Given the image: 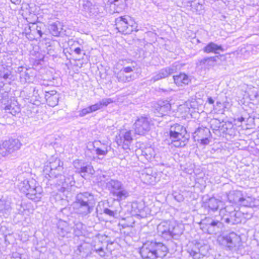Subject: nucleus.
I'll use <instances>...</instances> for the list:
<instances>
[{
    "label": "nucleus",
    "mask_w": 259,
    "mask_h": 259,
    "mask_svg": "<svg viewBox=\"0 0 259 259\" xmlns=\"http://www.w3.org/2000/svg\"><path fill=\"white\" fill-rule=\"evenodd\" d=\"M63 163L60 159L52 157L49 163L44 166L43 172L45 177L49 181L57 179L53 182L56 183L58 190L63 194L66 198L70 195L71 187L75 184L73 176L71 175H62Z\"/></svg>",
    "instance_id": "1"
},
{
    "label": "nucleus",
    "mask_w": 259,
    "mask_h": 259,
    "mask_svg": "<svg viewBox=\"0 0 259 259\" xmlns=\"http://www.w3.org/2000/svg\"><path fill=\"white\" fill-rule=\"evenodd\" d=\"M94 204V195L85 192L80 193L76 196L73 208L75 213L82 217H85L93 211Z\"/></svg>",
    "instance_id": "2"
},
{
    "label": "nucleus",
    "mask_w": 259,
    "mask_h": 259,
    "mask_svg": "<svg viewBox=\"0 0 259 259\" xmlns=\"http://www.w3.org/2000/svg\"><path fill=\"white\" fill-rule=\"evenodd\" d=\"M18 188L28 198L34 201H38L41 198L42 188L36 186V182L33 179L21 181L18 184Z\"/></svg>",
    "instance_id": "3"
},
{
    "label": "nucleus",
    "mask_w": 259,
    "mask_h": 259,
    "mask_svg": "<svg viewBox=\"0 0 259 259\" xmlns=\"http://www.w3.org/2000/svg\"><path fill=\"white\" fill-rule=\"evenodd\" d=\"M220 217L208 216L202 219L200 223V229L205 233L211 235L221 234L224 225Z\"/></svg>",
    "instance_id": "4"
},
{
    "label": "nucleus",
    "mask_w": 259,
    "mask_h": 259,
    "mask_svg": "<svg viewBox=\"0 0 259 259\" xmlns=\"http://www.w3.org/2000/svg\"><path fill=\"white\" fill-rule=\"evenodd\" d=\"M171 143L176 147L185 146L188 141V135L186 129L179 124L171 126L169 130Z\"/></svg>",
    "instance_id": "5"
},
{
    "label": "nucleus",
    "mask_w": 259,
    "mask_h": 259,
    "mask_svg": "<svg viewBox=\"0 0 259 259\" xmlns=\"http://www.w3.org/2000/svg\"><path fill=\"white\" fill-rule=\"evenodd\" d=\"M158 232L166 240L171 239H177L182 232L178 225L169 222H162L157 226Z\"/></svg>",
    "instance_id": "6"
},
{
    "label": "nucleus",
    "mask_w": 259,
    "mask_h": 259,
    "mask_svg": "<svg viewBox=\"0 0 259 259\" xmlns=\"http://www.w3.org/2000/svg\"><path fill=\"white\" fill-rule=\"evenodd\" d=\"M115 22L116 28L124 34H129L134 31H138L137 24L128 16H120L115 19Z\"/></svg>",
    "instance_id": "7"
},
{
    "label": "nucleus",
    "mask_w": 259,
    "mask_h": 259,
    "mask_svg": "<svg viewBox=\"0 0 259 259\" xmlns=\"http://www.w3.org/2000/svg\"><path fill=\"white\" fill-rule=\"evenodd\" d=\"M21 144L18 139H10L0 143V159L18 150Z\"/></svg>",
    "instance_id": "8"
},
{
    "label": "nucleus",
    "mask_w": 259,
    "mask_h": 259,
    "mask_svg": "<svg viewBox=\"0 0 259 259\" xmlns=\"http://www.w3.org/2000/svg\"><path fill=\"white\" fill-rule=\"evenodd\" d=\"M15 72L22 84L33 82L36 76V70L33 68L20 66L17 68Z\"/></svg>",
    "instance_id": "9"
},
{
    "label": "nucleus",
    "mask_w": 259,
    "mask_h": 259,
    "mask_svg": "<svg viewBox=\"0 0 259 259\" xmlns=\"http://www.w3.org/2000/svg\"><path fill=\"white\" fill-rule=\"evenodd\" d=\"M153 125L152 119L147 116H141L138 118L135 124V133L139 135H144L149 132Z\"/></svg>",
    "instance_id": "10"
},
{
    "label": "nucleus",
    "mask_w": 259,
    "mask_h": 259,
    "mask_svg": "<svg viewBox=\"0 0 259 259\" xmlns=\"http://www.w3.org/2000/svg\"><path fill=\"white\" fill-rule=\"evenodd\" d=\"M134 64H135L136 63L132 62V66L123 67L118 73H116L115 77L118 82L122 83L128 82L135 79L134 74H128V73L133 72L135 70V66Z\"/></svg>",
    "instance_id": "11"
},
{
    "label": "nucleus",
    "mask_w": 259,
    "mask_h": 259,
    "mask_svg": "<svg viewBox=\"0 0 259 259\" xmlns=\"http://www.w3.org/2000/svg\"><path fill=\"white\" fill-rule=\"evenodd\" d=\"M73 165L76 172L80 174L82 177L87 174L93 175L95 170L93 166L89 162L82 159H76L73 162Z\"/></svg>",
    "instance_id": "12"
},
{
    "label": "nucleus",
    "mask_w": 259,
    "mask_h": 259,
    "mask_svg": "<svg viewBox=\"0 0 259 259\" xmlns=\"http://www.w3.org/2000/svg\"><path fill=\"white\" fill-rule=\"evenodd\" d=\"M219 240L220 241H222V244L225 245L229 250L234 249L236 246L239 245L240 242L239 236L233 232L224 236L220 237Z\"/></svg>",
    "instance_id": "13"
},
{
    "label": "nucleus",
    "mask_w": 259,
    "mask_h": 259,
    "mask_svg": "<svg viewBox=\"0 0 259 259\" xmlns=\"http://www.w3.org/2000/svg\"><path fill=\"white\" fill-rule=\"evenodd\" d=\"M154 241H147L140 248V253L143 258L155 259Z\"/></svg>",
    "instance_id": "14"
},
{
    "label": "nucleus",
    "mask_w": 259,
    "mask_h": 259,
    "mask_svg": "<svg viewBox=\"0 0 259 259\" xmlns=\"http://www.w3.org/2000/svg\"><path fill=\"white\" fill-rule=\"evenodd\" d=\"M57 232L60 237L63 238H71L73 236L72 227L62 220H60L57 224Z\"/></svg>",
    "instance_id": "15"
},
{
    "label": "nucleus",
    "mask_w": 259,
    "mask_h": 259,
    "mask_svg": "<svg viewBox=\"0 0 259 259\" xmlns=\"http://www.w3.org/2000/svg\"><path fill=\"white\" fill-rule=\"evenodd\" d=\"M222 202L214 197H211L205 200L202 204V207L208 214L211 215L219 209L220 205Z\"/></svg>",
    "instance_id": "16"
},
{
    "label": "nucleus",
    "mask_w": 259,
    "mask_h": 259,
    "mask_svg": "<svg viewBox=\"0 0 259 259\" xmlns=\"http://www.w3.org/2000/svg\"><path fill=\"white\" fill-rule=\"evenodd\" d=\"M147 209L148 208L145 206L144 201H135L131 204V213L132 215L144 217L146 216Z\"/></svg>",
    "instance_id": "17"
},
{
    "label": "nucleus",
    "mask_w": 259,
    "mask_h": 259,
    "mask_svg": "<svg viewBox=\"0 0 259 259\" xmlns=\"http://www.w3.org/2000/svg\"><path fill=\"white\" fill-rule=\"evenodd\" d=\"M228 218H226V223L230 225H235L245 221L246 218L244 213L241 211H237L234 207V210L229 214Z\"/></svg>",
    "instance_id": "18"
},
{
    "label": "nucleus",
    "mask_w": 259,
    "mask_h": 259,
    "mask_svg": "<svg viewBox=\"0 0 259 259\" xmlns=\"http://www.w3.org/2000/svg\"><path fill=\"white\" fill-rule=\"evenodd\" d=\"M171 109V105L167 100L159 101L155 106V113L158 116L166 115Z\"/></svg>",
    "instance_id": "19"
},
{
    "label": "nucleus",
    "mask_w": 259,
    "mask_h": 259,
    "mask_svg": "<svg viewBox=\"0 0 259 259\" xmlns=\"http://www.w3.org/2000/svg\"><path fill=\"white\" fill-rule=\"evenodd\" d=\"M117 138V143L119 145H122V148L124 150L129 149L130 145L133 139L132 136L131 131L125 132L121 136L119 135V138Z\"/></svg>",
    "instance_id": "20"
},
{
    "label": "nucleus",
    "mask_w": 259,
    "mask_h": 259,
    "mask_svg": "<svg viewBox=\"0 0 259 259\" xmlns=\"http://www.w3.org/2000/svg\"><path fill=\"white\" fill-rule=\"evenodd\" d=\"M45 98L48 104L51 107L57 105L60 99V94L55 90L45 91Z\"/></svg>",
    "instance_id": "21"
},
{
    "label": "nucleus",
    "mask_w": 259,
    "mask_h": 259,
    "mask_svg": "<svg viewBox=\"0 0 259 259\" xmlns=\"http://www.w3.org/2000/svg\"><path fill=\"white\" fill-rule=\"evenodd\" d=\"M177 68L175 66H170L161 69L158 73L153 76L151 80L153 82L164 78L176 72Z\"/></svg>",
    "instance_id": "22"
},
{
    "label": "nucleus",
    "mask_w": 259,
    "mask_h": 259,
    "mask_svg": "<svg viewBox=\"0 0 259 259\" xmlns=\"http://www.w3.org/2000/svg\"><path fill=\"white\" fill-rule=\"evenodd\" d=\"M94 150L98 156L103 157L107 155L111 147L107 144L101 143L100 141L94 143Z\"/></svg>",
    "instance_id": "23"
},
{
    "label": "nucleus",
    "mask_w": 259,
    "mask_h": 259,
    "mask_svg": "<svg viewBox=\"0 0 259 259\" xmlns=\"http://www.w3.org/2000/svg\"><path fill=\"white\" fill-rule=\"evenodd\" d=\"M217 57H210L198 59L196 63V65L200 68H209L215 65L217 61Z\"/></svg>",
    "instance_id": "24"
},
{
    "label": "nucleus",
    "mask_w": 259,
    "mask_h": 259,
    "mask_svg": "<svg viewBox=\"0 0 259 259\" xmlns=\"http://www.w3.org/2000/svg\"><path fill=\"white\" fill-rule=\"evenodd\" d=\"M154 244L155 245L153 248L155 250V258L157 257L162 258L164 257L167 252L168 248L167 246L161 242H157L154 241Z\"/></svg>",
    "instance_id": "25"
},
{
    "label": "nucleus",
    "mask_w": 259,
    "mask_h": 259,
    "mask_svg": "<svg viewBox=\"0 0 259 259\" xmlns=\"http://www.w3.org/2000/svg\"><path fill=\"white\" fill-rule=\"evenodd\" d=\"M156 173L153 172L151 169H147L142 175V178L145 181V183L151 185L154 184L157 181Z\"/></svg>",
    "instance_id": "26"
},
{
    "label": "nucleus",
    "mask_w": 259,
    "mask_h": 259,
    "mask_svg": "<svg viewBox=\"0 0 259 259\" xmlns=\"http://www.w3.org/2000/svg\"><path fill=\"white\" fill-rule=\"evenodd\" d=\"M243 194L240 191L234 190L230 191L227 195L228 199L230 203L233 204H239Z\"/></svg>",
    "instance_id": "27"
},
{
    "label": "nucleus",
    "mask_w": 259,
    "mask_h": 259,
    "mask_svg": "<svg viewBox=\"0 0 259 259\" xmlns=\"http://www.w3.org/2000/svg\"><path fill=\"white\" fill-rule=\"evenodd\" d=\"M112 195L115 200L120 201L127 198L130 196V192L123 184Z\"/></svg>",
    "instance_id": "28"
},
{
    "label": "nucleus",
    "mask_w": 259,
    "mask_h": 259,
    "mask_svg": "<svg viewBox=\"0 0 259 259\" xmlns=\"http://www.w3.org/2000/svg\"><path fill=\"white\" fill-rule=\"evenodd\" d=\"M203 51L205 53H214L219 54V51H224V49L221 45H218L213 42H209L203 49Z\"/></svg>",
    "instance_id": "29"
},
{
    "label": "nucleus",
    "mask_w": 259,
    "mask_h": 259,
    "mask_svg": "<svg viewBox=\"0 0 259 259\" xmlns=\"http://www.w3.org/2000/svg\"><path fill=\"white\" fill-rule=\"evenodd\" d=\"M239 205L246 207H256L259 205V200L251 197H244L242 196V199H241Z\"/></svg>",
    "instance_id": "30"
},
{
    "label": "nucleus",
    "mask_w": 259,
    "mask_h": 259,
    "mask_svg": "<svg viewBox=\"0 0 259 259\" xmlns=\"http://www.w3.org/2000/svg\"><path fill=\"white\" fill-rule=\"evenodd\" d=\"M173 78L175 83L178 86H182L183 84H188L190 81L187 74L182 73L178 75H174L173 76Z\"/></svg>",
    "instance_id": "31"
},
{
    "label": "nucleus",
    "mask_w": 259,
    "mask_h": 259,
    "mask_svg": "<svg viewBox=\"0 0 259 259\" xmlns=\"http://www.w3.org/2000/svg\"><path fill=\"white\" fill-rule=\"evenodd\" d=\"M5 110L13 115H16L20 112V108L16 101L11 102L10 104L5 107Z\"/></svg>",
    "instance_id": "32"
},
{
    "label": "nucleus",
    "mask_w": 259,
    "mask_h": 259,
    "mask_svg": "<svg viewBox=\"0 0 259 259\" xmlns=\"http://www.w3.org/2000/svg\"><path fill=\"white\" fill-rule=\"evenodd\" d=\"M123 184L119 181L111 179L106 184L107 187L110 193L112 195Z\"/></svg>",
    "instance_id": "33"
},
{
    "label": "nucleus",
    "mask_w": 259,
    "mask_h": 259,
    "mask_svg": "<svg viewBox=\"0 0 259 259\" xmlns=\"http://www.w3.org/2000/svg\"><path fill=\"white\" fill-rule=\"evenodd\" d=\"M234 208V206L232 204L226 205L224 207L220 209L219 217H220L221 220L226 222V218H228V214H230L232 212Z\"/></svg>",
    "instance_id": "34"
},
{
    "label": "nucleus",
    "mask_w": 259,
    "mask_h": 259,
    "mask_svg": "<svg viewBox=\"0 0 259 259\" xmlns=\"http://www.w3.org/2000/svg\"><path fill=\"white\" fill-rule=\"evenodd\" d=\"M61 27V23L59 22H56L50 24L48 29L52 35L58 36L62 29Z\"/></svg>",
    "instance_id": "35"
},
{
    "label": "nucleus",
    "mask_w": 259,
    "mask_h": 259,
    "mask_svg": "<svg viewBox=\"0 0 259 259\" xmlns=\"http://www.w3.org/2000/svg\"><path fill=\"white\" fill-rule=\"evenodd\" d=\"M12 208L10 201L3 199H0V211L6 214L10 213Z\"/></svg>",
    "instance_id": "36"
},
{
    "label": "nucleus",
    "mask_w": 259,
    "mask_h": 259,
    "mask_svg": "<svg viewBox=\"0 0 259 259\" xmlns=\"http://www.w3.org/2000/svg\"><path fill=\"white\" fill-rule=\"evenodd\" d=\"M29 91H32L31 96L34 97L36 101H39L43 95H45L43 90L41 88L30 87L29 88Z\"/></svg>",
    "instance_id": "37"
},
{
    "label": "nucleus",
    "mask_w": 259,
    "mask_h": 259,
    "mask_svg": "<svg viewBox=\"0 0 259 259\" xmlns=\"http://www.w3.org/2000/svg\"><path fill=\"white\" fill-rule=\"evenodd\" d=\"M0 77L5 79H11L12 75L11 70L7 67H5L3 65L0 66Z\"/></svg>",
    "instance_id": "38"
},
{
    "label": "nucleus",
    "mask_w": 259,
    "mask_h": 259,
    "mask_svg": "<svg viewBox=\"0 0 259 259\" xmlns=\"http://www.w3.org/2000/svg\"><path fill=\"white\" fill-rule=\"evenodd\" d=\"M83 225L82 223L78 222L76 223L73 227H72V232L73 235L76 236H81L83 232Z\"/></svg>",
    "instance_id": "39"
},
{
    "label": "nucleus",
    "mask_w": 259,
    "mask_h": 259,
    "mask_svg": "<svg viewBox=\"0 0 259 259\" xmlns=\"http://www.w3.org/2000/svg\"><path fill=\"white\" fill-rule=\"evenodd\" d=\"M188 252L194 259H202L204 257V256L200 254V252L197 250L196 247H194L193 248L190 249Z\"/></svg>",
    "instance_id": "40"
},
{
    "label": "nucleus",
    "mask_w": 259,
    "mask_h": 259,
    "mask_svg": "<svg viewBox=\"0 0 259 259\" xmlns=\"http://www.w3.org/2000/svg\"><path fill=\"white\" fill-rule=\"evenodd\" d=\"M194 247H196L197 250L200 252L202 256L204 257L207 255L208 251V247L207 245L199 246V244H197Z\"/></svg>",
    "instance_id": "41"
},
{
    "label": "nucleus",
    "mask_w": 259,
    "mask_h": 259,
    "mask_svg": "<svg viewBox=\"0 0 259 259\" xmlns=\"http://www.w3.org/2000/svg\"><path fill=\"white\" fill-rule=\"evenodd\" d=\"M4 84L0 83V101L6 100L9 98V93L3 88Z\"/></svg>",
    "instance_id": "42"
},
{
    "label": "nucleus",
    "mask_w": 259,
    "mask_h": 259,
    "mask_svg": "<svg viewBox=\"0 0 259 259\" xmlns=\"http://www.w3.org/2000/svg\"><path fill=\"white\" fill-rule=\"evenodd\" d=\"M195 134H196L197 136L200 137L202 135L204 134H210V132L209 130L207 128L199 127L196 130Z\"/></svg>",
    "instance_id": "43"
},
{
    "label": "nucleus",
    "mask_w": 259,
    "mask_h": 259,
    "mask_svg": "<svg viewBox=\"0 0 259 259\" xmlns=\"http://www.w3.org/2000/svg\"><path fill=\"white\" fill-rule=\"evenodd\" d=\"M113 102V100L111 98H104L102 99L99 101V103L101 105L102 108L104 106H107L109 104Z\"/></svg>",
    "instance_id": "44"
},
{
    "label": "nucleus",
    "mask_w": 259,
    "mask_h": 259,
    "mask_svg": "<svg viewBox=\"0 0 259 259\" xmlns=\"http://www.w3.org/2000/svg\"><path fill=\"white\" fill-rule=\"evenodd\" d=\"M92 113L90 106L82 109L79 111V115L80 117H83L88 114Z\"/></svg>",
    "instance_id": "45"
},
{
    "label": "nucleus",
    "mask_w": 259,
    "mask_h": 259,
    "mask_svg": "<svg viewBox=\"0 0 259 259\" xmlns=\"http://www.w3.org/2000/svg\"><path fill=\"white\" fill-rule=\"evenodd\" d=\"M90 107L92 113L102 108L99 102L95 104L94 105L90 106Z\"/></svg>",
    "instance_id": "46"
},
{
    "label": "nucleus",
    "mask_w": 259,
    "mask_h": 259,
    "mask_svg": "<svg viewBox=\"0 0 259 259\" xmlns=\"http://www.w3.org/2000/svg\"><path fill=\"white\" fill-rule=\"evenodd\" d=\"M153 151L152 149L150 148L146 149L145 150L142 151V154L146 156V158L147 159L150 158L151 157H152V154L151 153V152Z\"/></svg>",
    "instance_id": "47"
},
{
    "label": "nucleus",
    "mask_w": 259,
    "mask_h": 259,
    "mask_svg": "<svg viewBox=\"0 0 259 259\" xmlns=\"http://www.w3.org/2000/svg\"><path fill=\"white\" fill-rule=\"evenodd\" d=\"M103 212L105 214H106L110 217H114V214H115L114 211L111 210L108 208H104Z\"/></svg>",
    "instance_id": "48"
},
{
    "label": "nucleus",
    "mask_w": 259,
    "mask_h": 259,
    "mask_svg": "<svg viewBox=\"0 0 259 259\" xmlns=\"http://www.w3.org/2000/svg\"><path fill=\"white\" fill-rule=\"evenodd\" d=\"M41 26H42V24H41L40 25H36L35 28V30L37 33L38 34L39 37H42L43 34V33L41 31Z\"/></svg>",
    "instance_id": "49"
},
{
    "label": "nucleus",
    "mask_w": 259,
    "mask_h": 259,
    "mask_svg": "<svg viewBox=\"0 0 259 259\" xmlns=\"http://www.w3.org/2000/svg\"><path fill=\"white\" fill-rule=\"evenodd\" d=\"M200 140H201V143L203 145H207L209 143V140L208 139V138H207V137L202 138Z\"/></svg>",
    "instance_id": "50"
},
{
    "label": "nucleus",
    "mask_w": 259,
    "mask_h": 259,
    "mask_svg": "<svg viewBox=\"0 0 259 259\" xmlns=\"http://www.w3.org/2000/svg\"><path fill=\"white\" fill-rule=\"evenodd\" d=\"M97 252L99 253V254L101 256H105V252H104V251L103 250V249L102 248H100L98 249L97 250Z\"/></svg>",
    "instance_id": "51"
},
{
    "label": "nucleus",
    "mask_w": 259,
    "mask_h": 259,
    "mask_svg": "<svg viewBox=\"0 0 259 259\" xmlns=\"http://www.w3.org/2000/svg\"><path fill=\"white\" fill-rule=\"evenodd\" d=\"M211 122H212V124L215 123L216 124H218V125H216L215 127L216 128H220V124H221V122L220 121V120H218L217 119H214L213 120H212L211 121Z\"/></svg>",
    "instance_id": "52"
},
{
    "label": "nucleus",
    "mask_w": 259,
    "mask_h": 259,
    "mask_svg": "<svg viewBox=\"0 0 259 259\" xmlns=\"http://www.w3.org/2000/svg\"><path fill=\"white\" fill-rule=\"evenodd\" d=\"M74 51L76 54L80 55L81 54V50L80 48L77 47L74 49Z\"/></svg>",
    "instance_id": "53"
},
{
    "label": "nucleus",
    "mask_w": 259,
    "mask_h": 259,
    "mask_svg": "<svg viewBox=\"0 0 259 259\" xmlns=\"http://www.w3.org/2000/svg\"><path fill=\"white\" fill-rule=\"evenodd\" d=\"M12 3L18 5L19 4L21 0H10Z\"/></svg>",
    "instance_id": "54"
},
{
    "label": "nucleus",
    "mask_w": 259,
    "mask_h": 259,
    "mask_svg": "<svg viewBox=\"0 0 259 259\" xmlns=\"http://www.w3.org/2000/svg\"><path fill=\"white\" fill-rule=\"evenodd\" d=\"M207 101H208V103L210 104H213L214 102L213 99L211 97L208 98Z\"/></svg>",
    "instance_id": "55"
},
{
    "label": "nucleus",
    "mask_w": 259,
    "mask_h": 259,
    "mask_svg": "<svg viewBox=\"0 0 259 259\" xmlns=\"http://www.w3.org/2000/svg\"><path fill=\"white\" fill-rule=\"evenodd\" d=\"M244 118L243 117H239L237 119V120L240 122H243V121H244Z\"/></svg>",
    "instance_id": "56"
},
{
    "label": "nucleus",
    "mask_w": 259,
    "mask_h": 259,
    "mask_svg": "<svg viewBox=\"0 0 259 259\" xmlns=\"http://www.w3.org/2000/svg\"><path fill=\"white\" fill-rule=\"evenodd\" d=\"M161 90L163 92H168L172 91V90L170 89H168L167 90L162 89Z\"/></svg>",
    "instance_id": "57"
},
{
    "label": "nucleus",
    "mask_w": 259,
    "mask_h": 259,
    "mask_svg": "<svg viewBox=\"0 0 259 259\" xmlns=\"http://www.w3.org/2000/svg\"><path fill=\"white\" fill-rule=\"evenodd\" d=\"M2 41H3V37H2V35L0 34V44H1Z\"/></svg>",
    "instance_id": "58"
},
{
    "label": "nucleus",
    "mask_w": 259,
    "mask_h": 259,
    "mask_svg": "<svg viewBox=\"0 0 259 259\" xmlns=\"http://www.w3.org/2000/svg\"><path fill=\"white\" fill-rule=\"evenodd\" d=\"M257 96H258V94H257V93H256L254 95V97L255 98H257Z\"/></svg>",
    "instance_id": "59"
},
{
    "label": "nucleus",
    "mask_w": 259,
    "mask_h": 259,
    "mask_svg": "<svg viewBox=\"0 0 259 259\" xmlns=\"http://www.w3.org/2000/svg\"><path fill=\"white\" fill-rule=\"evenodd\" d=\"M119 0H114V2H117Z\"/></svg>",
    "instance_id": "60"
}]
</instances>
